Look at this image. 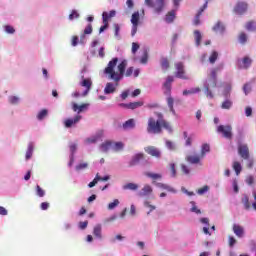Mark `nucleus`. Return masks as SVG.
<instances>
[{"label": "nucleus", "mask_w": 256, "mask_h": 256, "mask_svg": "<svg viewBox=\"0 0 256 256\" xmlns=\"http://www.w3.org/2000/svg\"><path fill=\"white\" fill-rule=\"evenodd\" d=\"M117 63H119V58H112L104 69L105 75H108L109 79H112L115 83H119V81L123 79L124 75L125 77H131L133 75V71H135L133 67L127 68V60H122L118 66ZM115 67H117L119 72L115 71ZM125 69H127L126 72Z\"/></svg>", "instance_id": "nucleus-1"}, {"label": "nucleus", "mask_w": 256, "mask_h": 256, "mask_svg": "<svg viewBox=\"0 0 256 256\" xmlns=\"http://www.w3.org/2000/svg\"><path fill=\"white\" fill-rule=\"evenodd\" d=\"M155 115L158 120H155V118L153 117H150L148 119L147 132L153 133L154 135H159V133L163 132V129H166V131L172 133L173 128L171 127V124L167 120H165L163 113L155 112Z\"/></svg>", "instance_id": "nucleus-2"}, {"label": "nucleus", "mask_w": 256, "mask_h": 256, "mask_svg": "<svg viewBox=\"0 0 256 256\" xmlns=\"http://www.w3.org/2000/svg\"><path fill=\"white\" fill-rule=\"evenodd\" d=\"M219 71V68H214L211 70L210 75L208 79L206 80V83L204 84V93L208 99H213L215 95L212 91H210V88L215 89L217 87V72Z\"/></svg>", "instance_id": "nucleus-3"}, {"label": "nucleus", "mask_w": 256, "mask_h": 256, "mask_svg": "<svg viewBox=\"0 0 256 256\" xmlns=\"http://www.w3.org/2000/svg\"><path fill=\"white\" fill-rule=\"evenodd\" d=\"M175 81L173 76H167L166 81L163 83V90H164V95H167V105L169 107L170 113L177 115V112H175V108L173 107L175 103V99L171 97V84Z\"/></svg>", "instance_id": "nucleus-4"}, {"label": "nucleus", "mask_w": 256, "mask_h": 256, "mask_svg": "<svg viewBox=\"0 0 256 256\" xmlns=\"http://www.w3.org/2000/svg\"><path fill=\"white\" fill-rule=\"evenodd\" d=\"M217 133L222 135V137H224V139H229L230 141H231V139H233V127L229 124L219 125L217 127Z\"/></svg>", "instance_id": "nucleus-5"}, {"label": "nucleus", "mask_w": 256, "mask_h": 256, "mask_svg": "<svg viewBox=\"0 0 256 256\" xmlns=\"http://www.w3.org/2000/svg\"><path fill=\"white\" fill-rule=\"evenodd\" d=\"M247 11H249V4L245 1H238L233 8L235 15H245Z\"/></svg>", "instance_id": "nucleus-6"}, {"label": "nucleus", "mask_w": 256, "mask_h": 256, "mask_svg": "<svg viewBox=\"0 0 256 256\" xmlns=\"http://www.w3.org/2000/svg\"><path fill=\"white\" fill-rule=\"evenodd\" d=\"M175 69H176L175 77H177L178 79H184V80L189 79L187 75H185V65H183V62L175 63Z\"/></svg>", "instance_id": "nucleus-7"}, {"label": "nucleus", "mask_w": 256, "mask_h": 256, "mask_svg": "<svg viewBox=\"0 0 256 256\" xmlns=\"http://www.w3.org/2000/svg\"><path fill=\"white\" fill-rule=\"evenodd\" d=\"M145 153L155 157L156 159H161V150L155 146H148L144 148Z\"/></svg>", "instance_id": "nucleus-8"}, {"label": "nucleus", "mask_w": 256, "mask_h": 256, "mask_svg": "<svg viewBox=\"0 0 256 256\" xmlns=\"http://www.w3.org/2000/svg\"><path fill=\"white\" fill-rule=\"evenodd\" d=\"M80 85L81 87H85V91L82 93V97H87V95H89V91H91V86L93 85L91 78H84Z\"/></svg>", "instance_id": "nucleus-9"}, {"label": "nucleus", "mask_w": 256, "mask_h": 256, "mask_svg": "<svg viewBox=\"0 0 256 256\" xmlns=\"http://www.w3.org/2000/svg\"><path fill=\"white\" fill-rule=\"evenodd\" d=\"M238 154L242 159H245V160L249 159L250 157L249 146H247V144H240L238 146Z\"/></svg>", "instance_id": "nucleus-10"}, {"label": "nucleus", "mask_w": 256, "mask_h": 256, "mask_svg": "<svg viewBox=\"0 0 256 256\" xmlns=\"http://www.w3.org/2000/svg\"><path fill=\"white\" fill-rule=\"evenodd\" d=\"M82 119L81 115H76L74 118H68L64 121V125L67 129H71V127H75L77 123H79Z\"/></svg>", "instance_id": "nucleus-11"}, {"label": "nucleus", "mask_w": 256, "mask_h": 256, "mask_svg": "<svg viewBox=\"0 0 256 256\" xmlns=\"http://www.w3.org/2000/svg\"><path fill=\"white\" fill-rule=\"evenodd\" d=\"M145 159V154L143 153H137L134 156H132L131 160L129 161V167H135L136 165H139L141 161Z\"/></svg>", "instance_id": "nucleus-12"}, {"label": "nucleus", "mask_w": 256, "mask_h": 256, "mask_svg": "<svg viewBox=\"0 0 256 256\" xmlns=\"http://www.w3.org/2000/svg\"><path fill=\"white\" fill-rule=\"evenodd\" d=\"M232 231L239 239L245 237V228L239 224H233Z\"/></svg>", "instance_id": "nucleus-13"}, {"label": "nucleus", "mask_w": 256, "mask_h": 256, "mask_svg": "<svg viewBox=\"0 0 256 256\" xmlns=\"http://www.w3.org/2000/svg\"><path fill=\"white\" fill-rule=\"evenodd\" d=\"M89 109V103H83L81 105H78L77 103H72V111L74 113H83V111H87Z\"/></svg>", "instance_id": "nucleus-14"}, {"label": "nucleus", "mask_w": 256, "mask_h": 256, "mask_svg": "<svg viewBox=\"0 0 256 256\" xmlns=\"http://www.w3.org/2000/svg\"><path fill=\"white\" fill-rule=\"evenodd\" d=\"M117 85H119V82H116V85L108 82L104 88L105 95H111L117 91Z\"/></svg>", "instance_id": "nucleus-15"}, {"label": "nucleus", "mask_w": 256, "mask_h": 256, "mask_svg": "<svg viewBox=\"0 0 256 256\" xmlns=\"http://www.w3.org/2000/svg\"><path fill=\"white\" fill-rule=\"evenodd\" d=\"M205 9H207V2L204 3V5L199 9L198 13L196 14L193 21L194 25H201V15H203V11H205Z\"/></svg>", "instance_id": "nucleus-16"}, {"label": "nucleus", "mask_w": 256, "mask_h": 256, "mask_svg": "<svg viewBox=\"0 0 256 256\" xmlns=\"http://www.w3.org/2000/svg\"><path fill=\"white\" fill-rule=\"evenodd\" d=\"M153 7L156 13H161L165 7V0H156Z\"/></svg>", "instance_id": "nucleus-17"}, {"label": "nucleus", "mask_w": 256, "mask_h": 256, "mask_svg": "<svg viewBox=\"0 0 256 256\" xmlns=\"http://www.w3.org/2000/svg\"><path fill=\"white\" fill-rule=\"evenodd\" d=\"M153 193V188L150 185H145L142 190L139 192L140 197H147Z\"/></svg>", "instance_id": "nucleus-18"}, {"label": "nucleus", "mask_w": 256, "mask_h": 256, "mask_svg": "<svg viewBox=\"0 0 256 256\" xmlns=\"http://www.w3.org/2000/svg\"><path fill=\"white\" fill-rule=\"evenodd\" d=\"M201 156H193V155H189L186 157V161L188 163H191L192 165H197V163H200L201 162Z\"/></svg>", "instance_id": "nucleus-19"}, {"label": "nucleus", "mask_w": 256, "mask_h": 256, "mask_svg": "<svg viewBox=\"0 0 256 256\" xmlns=\"http://www.w3.org/2000/svg\"><path fill=\"white\" fill-rule=\"evenodd\" d=\"M160 66H161V69H162L164 72H166V71L169 69V67H170L169 58H167V57H162V58L160 59Z\"/></svg>", "instance_id": "nucleus-20"}, {"label": "nucleus", "mask_w": 256, "mask_h": 256, "mask_svg": "<svg viewBox=\"0 0 256 256\" xmlns=\"http://www.w3.org/2000/svg\"><path fill=\"white\" fill-rule=\"evenodd\" d=\"M212 29H213V31H215V33H225V25L221 21H218L213 26Z\"/></svg>", "instance_id": "nucleus-21"}, {"label": "nucleus", "mask_w": 256, "mask_h": 256, "mask_svg": "<svg viewBox=\"0 0 256 256\" xmlns=\"http://www.w3.org/2000/svg\"><path fill=\"white\" fill-rule=\"evenodd\" d=\"M124 131H127L129 129H135V120L134 119H129L122 125Z\"/></svg>", "instance_id": "nucleus-22"}, {"label": "nucleus", "mask_w": 256, "mask_h": 256, "mask_svg": "<svg viewBox=\"0 0 256 256\" xmlns=\"http://www.w3.org/2000/svg\"><path fill=\"white\" fill-rule=\"evenodd\" d=\"M124 147L125 144H123V142H112V151H114L115 153L123 151Z\"/></svg>", "instance_id": "nucleus-23"}, {"label": "nucleus", "mask_w": 256, "mask_h": 256, "mask_svg": "<svg viewBox=\"0 0 256 256\" xmlns=\"http://www.w3.org/2000/svg\"><path fill=\"white\" fill-rule=\"evenodd\" d=\"M233 107V100L226 98L222 104H221V109H226L229 110Z\"/></svg>", "instance_id": "nucleus-24"}, {"label": "nucleus", "mask_w": 256, "mask_h": 256, "mask_svg": "<svg viewBox=\"0 0 256 256\" xmlns=\"http://www.w3.org/2000/svg\"><path fill=\"white\" fill-rule=\"evenodd\" d=\"M124 191H137L139 189V185L135 183H127L123 186Z\"/></svg>", "instance_id": "nucleus-25"}, {"label": "nucleus", "mask_w": 256, "mask_h": 256, "mask_svg": "<svg viewBox=\"0 0 256 256\" xmlns=\"http://www.w3.org/2000/svg\"><path fill=\"white\" fill-rule=\"evenodd\" d=\"M231 90H232V86L231 84H226L224 87V90L222 92V95L226 98L229 99V97H231Z\"/></svg>", "instance_id": "nucleus-26"}, {"label": "nucleus", "mask_w": 256, "mask_h": 256, "mask_svg": "<svg viewBox=\"0 0 256 256\" xmlns=\"http://www.w3.org/2000/svg\"><path fill=\"white\" fill-rule=\"evenodd\" d=\"M197 93H201V88L200 87H196V88H191L190 90H184L183 91V95L187 96V95H195Z\"/></svg>", "instance_id": "nucleus-27"}, {"label": "nucleus", "mask_w": 256, "mask_h": 256, "mask_svg": "<svg viewBox=\"0 0 256 256\" xmlns=\"http://www.w3.org/2000/svg\"><path fill=\"white\" fill-rule=\"evenodd\" d=\"M100 149H101V151H103V153H107V151H109V149H112V142L106 141V142L102 143L100 145Z\"/></svg>", "instance_id": "nucleus-28"}, {"label": "nucleus", "mask_w": 256, "mask_h": 256, "mask_svg": "<svg viewBox=\"0 0 256 256\" xmlns=\"http://www.w3.org/2000/svg\"><path fill=\"white\" fill-rule=\"evenodd\" d=\"M209 151H211V146H209V144H207V143L203 144L201 147L200 157L203 159V157H205V155H207V153H209Z\"/></svg>", "instance_id": "nucleus-29"}, {"label": "nucleus", "mask_w": 256, "mask_h": 256, "mask_svg": "<svg viewBox=\"0 0 256 256\" xmlns=\"http://www.w3.org/2000/svg\"><path fill=\"white\" fill-rule=\"evenodd\" d=\"M156 187H159V189H164L165 191H169L170 193H175V189L164 183H156Z\"/></svg>", "instance_id": "nucleus-30"}, {"label": "nucleus", "mask_w": 256, "mask_h": 256, "mask_svg": "<svg viewBox=\"0 0 256 256\" xmlns=\"http://www.w3.org/2000/svg\"><path fill=\"white\" fill-rule=\"evenodd\" d=\"M139 107H143V101L128 103V109H131L132 111L135 109H139Z\"/></svg>", "instance_id": "nucleus-31"}, {"label": "nucleus", "mask_w": 256, "mask_h": 256, "mask_svg": "<svg viewBox=\"0 0 256 256\" xmlns=\"http://www.w3.org/2000/svg\"><path fill=\"white\" fill-rule=\"evenodd\" d=\"M165 21L166 23H173V21H175V10H172L166 14Z\"/></svg>", "instance_id": "nucleus-32"}, {"label": "nucleus", "mask_w": 256, "mask_h": 256, "mask_svg": "<svg viewBox=\"0 0 256 256\" xmlns=\"http://www.w3.org/2000/svg\"><path fill=\"white\" fill-rule=\"evenodd\" d=\"M232 168L234 169L236 175H240L241 171H243V167H241V163L234 161Z\"/></svg>", "instance_id": "nucleus-33"}, {"label": "nucleus", "mask_w": 256, "mask_h": 256, "mask_svg": "<svg viewBox=\"0 0 256 256\" xmlns=\"http://www.w3.org/2000/svg\"><path fill=\"white\" fill-rule=\"evenodd\" d=\"M194 37H195L196 46L199 47V45H201V39H203L201 32L199 30H195Z\"/></svg>", "instance_id": "nucleus-34"}, {"label": "nucleus", "mask_w": 256, "mask_h": 256, "mask_svg": "<svg viewBox=\"0 0 256 256\" xmlns=\"http://www.w3.org/2000/svg\"><path fill=\"white\" fill-rule=\"evenodd\" d=\"M139 19H140L139 11L134 12L131 17L132 25H139Z\"/></svg>", "instance_id": "nucleus-35"}, {"label": "nucleus", "mask_w": 256, "mask_h": 256, "mask_svg": "<svg viewBox=\"0 0 256 256\" xmlns=\"http://www.w3.org/2000/svg\"><path fill=\"white\" fill-rule=\"evenodd\" d=\"M242 203H243L244 209H246V211H249V209H251V203L249 202V196L244 195L242 198Z\"/></svg>", "instance_id": "nucleus-36"}, {"label": "nucleus", "mask_w": 256, "mask_h": 256, "mask_svg": "<svg viewBox=\"0 0 256 256\" xmlns=\"http://www.w3.org/2000/svg\"><path fill=\"white\" fill-rule=\"evenodd\" d=\"M144 175L150 179H153V181H157V179H161V177H163L161 174L151 172H145Z\"/></svg>", "instance_id": "nucleus-37"}, {"label": "nucleus", "mask_w": 256, "mask_h": 256, "mask_svg": "<svg viewBox=\"0 0 256 256\" xmlns=\"http://www.w3.org/2000/svg\"><path fill=\"white\" fill-rule=\"evenodd\" d=\"M101 231H102V228H101V225L98 224L94 227L93 229V235L95 237H97L98 239H101L102 235H101Z\"/></svg>", "instance_id": "nucleus-38"}, {"label": "nucleus", "mask_w": 256, "mask_h": 256, "mask_svg": "<svg viewBox=\"0 0 256 256\" xmlns=\"http://www.w3.org/2000/svg\"><path fill=\"white\" fill-rule=\"evenodd\" d=\"M33 157V143L28 144V149L26 151V160L29 161Z\"/></svg>", "instance_id": "nucleus-39"}, {"label": "nucleus", "mask_w": 256, "mask_h": 256, "mask_svg": "<svg viewBox=\"0 0 256 256\" xmlns=\"http://www.w3.org/2000/svg\"><path fill=\"white\" fill-rule=\"evenodd\" d=\"M245 27L247 31H256V22L253 20L248 21Z\"/></svg>", "instance_id": "nucleus-40"}, {"label": "nucleus", "mask_w": 256, "mask_h": 256, "mask_svg": "<svg viewBox=\"0 0 256 256\" xmlns=\"http://www.w3.org/2000/svg\"><path fill=\"white\" fill-rule=\"evenodd\" d=\"M239 43L245 45L247 43V34L245 32H241L238 36Z\"/></svg>", "instance_id": "nucleus-41"}, {"label": "nucleus", "mask_w": 256, "mask_h": 256, "mask_svg": "<svg viewBox=\"0 0 256 256\" xmlns=\"http://www.w3.org/2000/svg\"><path fill=\"white\" fill-rule=\"evenodd\" d=\"M190 204L192 205V208L190 209V211L192 213H196V215H201V209L197 208V205L195 204V202L191 201Z\"/></svg>", "instance_id": "nucleus-42"}, {"label": "nucleus", "mask_w": 256, "mask_h": 256, "mask_svg": "<svg viewBox=\"0 0 256 256\" xmlns=\"http://www.w3.org/2000/svg\"><path fill=\"white\" fill-rule=\"evenodd\" d=\"M147 61H149V52L145 50L143 56L140 59V63H142V65H146Z\"/></svg>", "instance_id": "nucleus-43"}, {"label": "nucleus", "mask_w": 256, "mask_h": 256, "mask_svg": "<svg viewBox=\"0 0 256 256\" xmlns=\"http://www.w3.org/2000/svg\"><path fill=\"white\" fill-rule=\"evenodd\" d=\"M48 113L47 109L41 110L37 115V119H39V121H43V118L47 117Z\"/></svg>", "instance_id": "nucleus-44"}, {"label": "nucleus", "mask_w": 256, "mask_h": 256, "mask_svg": "<svg viewBox=\"0 0 256 256\" xmlns=\"http://www.w3.org/2000/svg\"><path fill=\"white\" fill-rule=\"evenodd\" d=\"M242 63L244 65V69H248V67H251L252 60L249 57H244Z\"/></svg>", "instance_id": "nucleus-45"}, {"label": "nucleus", "mask_w": 256, "mask_h": 256, "mask_svg": "<svg viewBox=\"0 0 256 256\" xmlns=\"http://www.w3.org/2000/svg\"><path fill=\"white\" fill-rule=\"evenodd\" d=\"M36 195L37 197H45V190L39 185H36Z\"/></svg>", "instance_id": "nucleus-46"}, {"label": "nucleus", "mask_w": 256, "mask_h": 256, "mask_svg": "<svg viewBox=\"0 0 256 256\" xmlns=\"http://www.w3.org/2000/svg\"><path fill=\"white\" fill-rule=\"evenodd\" d=\"M217 57H219V54L216 51L212 52L209 57V62L212 64L215 63V61H217Z\"/></svg>", "instance_id": "nucleus-47"}, {"label": "nucleus", "mask_w": 256, "mask_h": 256, "mask_svg": "<svg viewBox=\"0 0 256 256\" xmlns=\"http://www.w3.org/2000/svg\"><path fill=\"white\" fill-rule=\"evenodd\" d=\"M119 206V200L115 199L113 202L108 204V209L111 211L115 209V207Z\"/></svg>", "instance_id": "nucleus-48"}, {"label": "nucleus", "mask_w": 256, "mask_h": 256, "mask_svg": "<svg viewBox=\"0 0 256 256\" xmlns=\"http://www.w3.org/2000/svg\"><path fill=\"white\" fill-rule=\"evenodd\" d=\"M89 167V164L87 162L80 163L76 166V171H83V169H87Z\"/></svg>", "instance_id": "nucleus-49"}, {"label": "nucleus", "mask_w": 256, "mask_h": 256, "mask_svg": "<svg viewBox=\"0 0 256 256\" xmlns=\"http://www.w3.org/2000/svg\"><path fill=\"white\" fill-rule=\"evenodd\" d=\"M93 33V25L88 24L84 29V35H91Z\"/></svg>", "instance_id": "nucleus-50"}, {"label": "nucleus", "mask_w": 256, "mask_h": 256, "mask_svg": "<svg viewBox=\"0 0 256 256\" xmlns=\"http://www.w3.org/2000/svg\"><path fill=\"white\" fill-rule=\"evenodd\" d=\"M97 183H99V173H97L96 177L93 179V181L88 184V187H90V189H91V188L95 187V185Z\"/></svg>", "instance_id": "nucleus-51"}, {"label": "nucleus", "mask_w": 256, "mask_h": 256, "mask_svg": "<svg viewBox=\"0 0 256 256\" xmlns=\"http://www.w3.org/2000/svg\"><path fill=\"white\" fill-rule=\"evenodd\" d=\"M4 29H5V32L10 35H13V33H15V28H13V26L11 25L4 26Z\"/></svg>", "instance_id": "nucleus-52"}, {"label": "nucleus", "mask_w": 256, "mask_h": 256, "mask_svg": "<svg viewBox=\"0 0 256 256\" xmlns=\"http://www.w3.org/2000/svg\"><path fill=\"white\" fill-rule=\"evenodd\" d=\"M166 147L170 151H175V143H173L171 140L166 141Z\"/></svg>", "instance_id": "nucleus-53"}, {"label": "nucleus", "mask_w": 256, "mask_h": 256, "mask_svg": "<svg viewBox=\"0 0 256 256\" xmlns=\"http://www.w3.org/2000/svg\"><path fill=\"white\" fill-rule=\"evenodd\" d=\"M183 135H184V137L186 139L185 145L187 147H191V145L193 143V140L191 139V137H187V132H184Z\"/></svg>", "instance_id": "nucleus-54"}, {"label": "nucleus", "mask_w": 256, "mask_h": 256, "mask_svg": "<svg viewBox=\"0 0 256 256\" xmlns=\"http://www.w3.org/2000/svg\"><path fill=\"white\" fill-rule=\"evenodd\" d=\"M243 91L245 95H249V93H251V84L249 83L244 84Z\"/></svg>", "instance_id": "nucleus-55"}, {"label": "nucleus", "mask_w": 256, "mask_h": 256, "mask_svg": "<svg viewBox=\"0 0 256 256\" xmlns=\"http://www.w3.org/2000/svg\"><path fill=\"white\" fill-rule=\"evenodd\" d=\"M235 243H237V239H235V237H233V236H229L228 237V245H229V247H234Z\"/></svg>", "instance_id": "nucleus-56"}, {"label": "nucleus", "mask_w": 256, "mask_h": 256, "mask_svg": "<svg viewBox=\"0 0 256 256\" xmlns=\"http://www.w3.org/2000/svg\"><path fill=\"white\" fill-rule=\"evenodd\" d=\"M9 101L12 105H17V103H19V97L17 96H10L9 97Z\"/></svg>", "instance_id": "nucleus-57"}, {"label": "nucleus", "mask_w": 256, "mask_h": 256, "mask_svg": "<svg viewBox=\"0 0 256 256\" xmlns=\"http://www.w3.org/2000/svg\"><path fill=\"white\" fill-rule=\"evenodd\" d=\"M78 17H79V13L76 10H73L69 15L70 21H73V19H78Z\"/></svg>", "instance_id": "nucleus-58"}, {"label": "nucleus", "mask_w": 256, "mask_h": 256, "mask_svg": "<svg viewBox=\"0 0 256 256\" xmlns=\"http://www.w3.org/2000/svg\"><path fill=\"white\" fill-rule=\"evenodd\" d=\"M207 191H209V186H204V187L198 189L197 193H198V195H204V193H207Z\"/></svg>", "instance_id": "nucleus-59"}, {"label": "nucleus", "mask_w": 256, "mask_h": 256, "mask_svg": "<svg viewBox=\"0 0 256 256\" xmlns=\"http://www.w3.org/2000/svg\"><path fill=\"white\" fill-rule=\"evenodd\" d=\"M170 172L172 177H175L177 175V170L175 169V163L170 164Z\"/></svg>", "instance_id": "nucleus-60"}, {"label": "nucleus", "mask_w": 256, "mask_h": 256, "mask_svg": "<svg viewBox=\"0 0 256 256\" xmlns=\"http://www.w3.org/2000/svg\"><path fill=\"white\" fill-rule=\"evenodd\" d=\"M49 207H50L49 202H42V203L40 204V209H41L42 211H47V209H49Z\"/></svg>", "instance_id": "nucleus-61"}, {"label": "nucleus", "mask_w": 256, "mask_h": 256, "mask_svg": "<svg viewBox=\"0 0 256 256\" xmlns=\"http://www.w3.org/2000/svg\"><path fill=\"white\" fill-rule=\"evenodd\" d=\"M119 31H121V26H119V24H114V35H115V37H119Z\"/></svg>", "instance_id": "nucleus-62"}, {"label": "nucleus", "mask_w": 256, "mask_h": 256, "mask_svg": "<svg viewBox=\"0 0 256 256\" xmlns=\"http://www.w3.org/2000/svg\"><path fill=\"white\" fill-rule=\"evenodd\" d=\"M139 44L138 43H135V42H133L132 43V53H133V55H135V53H137V51H139Z\"/></svg>", "instance_id": "nucleus-63"}, {"label": "nucleus", "mask_w": 256, "mask_h": 256, "mask_svg": "<svg viewBox=\"0 0 256 256\" xmlns=\"http://www.w3.org/2000/svg\"><path fill=\"white\" fill-rule=\"evenodd\" d=\"M254 182H255V178H253V176H248L246 178L247 185H253Z\"/></svg>", "instance_id": "nucleus-64"}]
</instances>
